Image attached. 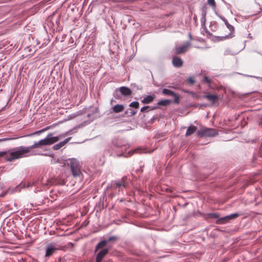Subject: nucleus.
I'll return each instance as SVG.
<instances>
[{"label":"nucleus","mask_w":262,"mask_h":262,"mask_svg":"<svg viewBox=\"0 0 262 262\" xmlns=\"http://www.w3.org/2000/svg\"><path fill=\"white\" fill-rule=\"evenodd\" d=\"M64 136L53 137L52 133L49 134L46 138L41 139L38 142H35L34 144L29 146H20L15 148V149L10 151V157H7L6 160L12 162L15 160L41 155L40 152L32 150L33 148L41 147L42 146L51 145L57 142L60 138Z\"/></svg>","instance_id":"obj_1"},{"label":"nucleus","mask_w":262,"mask_h":262,"mask_svg":"<svg viewBox=\"0 0 262 262\" xmlns=\"http://www.w3.org/2000/svg\"><path fill=\"white\" fill-rule=\"evenodd\" d=\"M129 182L127 176H124L121 179L112 181L111 185L107 186V190H110L113 195L119 194L128 185Z\"/></svg>","instance_id":"obj_2"},{"label":"nucleus","mask_w":262,"mask_h":262,"mask_svg":"<svg viewBox=\"0 0 262 262\" xmlns=\"http://www.w3.org/2000/svg\"><path fill=\"white\" fill-rule=\"evenodd\" d=\"M69 161L68 164L70 165L73 177H79L81 174V171L79 161L74 158L70 159Z\"/></svg>","instance_id":"obj_3"},{"label":"nucleus","mask_w":262,"mask_h":262,"mask_svg":"<svg viewBox=\"0 0 262 262\" xmlns=\"http://www.w3.org/2000/svg\"><path fill=\"white\" fill-rule=\"evenodd\" d=\"M199 134L202 136L212 137L217 136L218 135V133L215 129L206 128L201 129L199 132Z\"/></svg>","instance_id":"obj_4"},{"label":"nucleus","mask_w":262,"mask_h":262,"mask_svg":"<svg viewBox=\"0 0 262 262\" xmlns=\"http://www.w3.org/2000/svg\"><path fill=\"white\" fill-rule=\"evenodd\" d=\"M58 248L55 243H50L47 245L46 250V257H50L51 256Z\"/></svg>","instance_id":"obj_5"},{"label":"nucleus","mask_w":262,"mask_h":262,"mask_svg":"<svg viewBox=\"0 0 262 262\" xmlns=\"http://www.w3.org/2000/svg\"><path fill=\"white\" fill-rule=\"evenodd\" d=\"M190 45V41H187L183 45L176 47L175 48L176 53L177 54H180L185 53L187 51Z\"/></svg>","instance_id":"obj_6"},{"label":"nucleus","mask_w":262,"mask_h":262,"mask_svg":"<svg viewBox=\"0 0 262 262\" xmlns=\"http://www.w3.org/2000/svg\"><path fill=\"white\" fill-rule=\"evenodd\" d=\"M117 238V237L116 236H113L110 237L107 240L104 239V240L101 241V242H100L99 243H98L97 244V245L95 247V251H94L95 253H96V252L99 249L103 248L104 246H105L106 244L108 242L114 241V240H116Z\"/></svg>","instance_id":"obj_7"},{"label":"nucleus","mask_w":262,"mask_h":262,"mask_svg":"<svg viewBox=\"0 0 262 262\" xmlns=\"http://www.w3.org/2000/svg\"><path fill=\"white\" fill-rule=\"evenodd\" d=\"M49 180H46V182H43L42 180H38L35 182L31 183L30 182H27V183H25L24 184H20L21 187L23 188H29L30 187H32L33 185H35L36 184H42L43 185H49Z\"/></svg>","instance_id":"obj_8"},{"label":"nucleus","mask_w":262,"mask_h":262,"mask_svg":"<svg viewBox=\"0 0 262 262\" xmlns=\"http://www.w3.org/2000/svg\"><path fill=\"white\" fill-rule=\"evenodd\" d=\"M224 23L226 25L227 28L230 30V33L226 36H222L221 37L222 40L227 39V38L228 39L231 38L234 36L233 32L234 31V27L232 25L229 24L227 20H226V21H225Z\"/></svg>","instance_id":"obj_9"},{"label":"nucleus","mask_w":262,"mask_h":262,"mask_svg":"<svg viewBox=\"0 0 262 262\" xmlns=\"http://www.w3.org/2000/svg\"><path fill=\"white\" fill-rule=\"evenodd\" d=\"M117 147H120L121 148V153L118 155V156H124L125 157H127L128 156H131L133 154V151L131 150L127 152V146L126 145H120L119 144L117 145Z\"/></svg>","instance_id":"obj_10"},{"label":"nucleus","mask_w":262,"mask_h":262,"mask_svg":"<svg viewBox=\"0 0 262 262\" xmlns=\"http://www.w3.org/2000/svg\"><path fill=\"white\" fill-rule=\"evenodd\" d=\"M172 63L176 68H181L183 66V61L181 58L174 56L172 57Z\"/></svg>","instance_id":"obj_11"},{"label":"nucleus","mask_w":262,"mask_h":262,"mask_svg":"<svg viewBox=\"0 0 262 262\" xmlns=\"http://www.w3.org/2000/svg\"><path fill=\"white\" fill-rule=\"evenodd\" d=\"M71 139V137H69L66 139L64 141L59 142L58 143L54 145L53 146L54 150H58L62 147L68 142H69Z\"/></svg>","instance_id":"obj_12"},{"label":"nucleus","mask_w":262,"mask_h":262,"mask_svg":"<svg viewBox=\"0 0 262 262\" xmlns=\"http://www.w3.org/2000/svg\"><path fill=\"white\" fill-rule=\"evenodd\" d=\"M120 92L122 95L125 96H128L132 95V92L128 88L121 86L120 88Z\"/></svg>","instance_id":"obj_13"},{"label":"nucleus","mask_w":262,"mask_h":262,"mask_svg":"<svg viewBox=\"0 0 262 262\" xmlns=\"http://www.w3.org/2000/svg\"><path fill=\"white\" fill-rule=\"evenodd\" d=\"M155 97L156 96L154 94L146 96L143 99L141 100V102L143 104L150 103L154 100Z\"/></svg>","instance_id":"obj_14"},{"label":"nucleus","mask_w":262,"mask_h":262,"mask_svg":"<svg viewBox=\"0 0 262 262\" xmlns=\"http://www.w3.org/2000/svg\"><path fill=\"white\" fill-rule=\"evenodd\" d=\"M124 109V106L122 104H117L112 108L111 112L119 113L122 112Z\"/></svg>","instance_id":"obj_15"},{"label":"nucleus","mask_w":262,"mask_h":262,"mask_svg":"<svg viewBox=\"0 0 262 262\" xmlns=\"http://www.w3.org/2000/svg\"><path fill=\"white\" fill-rule=\"evenodd\" d=\"M108 249L107 248H103L101 249L96 254V256L103 259L105 256L108 253Z\"/></svg>","instance_id":"obj_16"},{"label":"nucleus","mask_w":262,"mask_h":262,"mask_svg":"<svg viewBox=\"0 0 262 262\" xmlns=\"http://www.w3.org/2000/svg\"><path fill=\"white\" fill-rule=\"evenodd\" d=\"M229 220L230 219L228 215L218 219L216 222V223L218 224H223L227 223Z\"/></svg>","instance_id":"obj_17"},{"label":"nucleus","mask_w":262,"mask_h":262,"mask_svg":"<svg viewBox=\"0 0 262 262\" xmlns=\"http://www.w3.org/2000/svg\"><path fill=\"white\" fill-rule=\"evenodd\" d=\"M204 97L211 101L213 103H214L219 98L217 95L212 94L206 95Z\"/></svg>","instance_id":"obj_18"},{"label":"nucleus","mask_w":262,"mask_h":262,"mask_svg":"<svg viewBox=\"0 0 262 262\" xmlns=\"http://www.w3.org/2000/svg\"><path fill=\"white\" fill-rule=\"evenodd\" d=\"M196 129V127L195 126H189L186 132L185 135L186 136H189L192 135Z\"/></svg>","instance_id":"obj_19"},{"label":"nucleus","mask_w":262,"mask_h":262,"mask_svg":"<svg viewBox=\"0 0 262 262\" xmlns=\"http://www.w3.org/2000/svg\"><path fill=\"white\" fill-rule=\"evenodd\" d=\"M162 94L165 95L173 96L175 93L169 89H163L162 90Z\"/></svg>","instance_id":"obj_20"},{"label":"nucleus","mask_w":262,"mask_h":262,"mask_svg":"<svg viewBox=\"0 0 262 262\" xmlns=\"http://www.w3.org/2000/svg\"><path fill=\"white\" fill-rule=\"evenodd\" d=\"M170 103V100L168 99L161 100L157 103L158 105L166 106Z\"/></svg>","instance_id":"obj_21"},{"label":"nucleus","mask_w":262,"mask_h":262,"mask_svg":"<svg viewBox=\"0 0 262 262\" xmlns=\"http://www.w3.org/2000/svg\"><path fill=\"white\" fill-rule=\"evenodd\" d=\"M157 108H158L157 106H153V107H150L149 106H144L141 108L140 111L141 112H144L145 111L147 112L148 111V110H154L157 109Z\"/></svg>","instance_id":"obj_22"},{"label":"nucleus","mask_w":262,"mask_h":262,"mask_svg":"<svg viewBox=\"0 0 262 262\" xmlns=\"http://www.w3.org/2000/svg\"><path fill=\"white\" fill-rule=\"evenodd\" d=\"M15 148H13V149H10L8 151H0V157H3L4 156H5L6 155H7L8 152L9 153V154L10 155V151L12 150H14L15 149ZM10 157V155L9 156V157ZM7 157H8V156H7ZM7 157L5 158V159H6ZM6 160V159H5ZM6 161H7V160H6Z\"/></svg>","instance_id":"obj_23"},{"label":"nucleus","mask_w":262,"mask_h":262,"mask_svg":"<svg viewBox=\"0 0 262 262\" xmlns=\"http://www.w3.org/2000/svg\"><path fill=\"white\" fill-rule=\"evenodd\" d=\"M203 82L206 83L210 86V84L211 83V80L208 77L205 76L203 78Z\"/></svg>","instance_id":"obj_24"},{"label":"nucleus","mask_w":262,"mask_h":262,"mask_svg":"<svg viewBox=\"0 0 262 262\" xmlns=\"http://www.w3.org/2000/svg\"><path fill=\"white\" fill-rule=\"evenodd\" d=\"M208 4L212 6L213 9H215L216 4L214 0H207Z\"/></svg>","instance_id":"obj_25"},{"label":"nucleus","mask_w":262,"mask_h":262,"mask_svg":"<svg viewBox=\"0 0 262 262\" xmlns=\"http://www.w3.org/2000/svg\"><path fill=\"white\" fill-rule=\"evenodd\" d=\"M129 106L138 108L139 106V103L138 101H134L129 104Z\"/></svg>","instance_id":"obj_26"},{"label":"nucleus","mask_w":262,"mask_h":262,"mask_svg":"<svg viewBox=\"0 0 262 262\" xmlns=\"http://www.w3.org/2000/svg\"><path fill=\"white\" fill-rule=\"evenodd\" d=\"M126 113H129V116H133L137 113V112L129 108L127 110Z\"/></svg>","instance_id":"obj_27"},{"label":"nucleus","mask_w":262,"mask_h":262,"mask_svg":"<svg viewBox=\"0 0 262 262\" xmlns=\"http://www.w3.org/2000/svg\"><path fill=\"white\" fill-rule=\"evenodd\" d=\"M83 112H84L83 111H80L77 112L76 113L73 114L72 115L71 118H73L76 117L78 116L81 115L84 113Z\"/></svg>","instance_id":"obj_28"},{"label":"nucleus","mask_w":262,"mask_h":262,"mask_svg":"<svg viewBox=\"0 0 262 262\" xmlns=\"http://www.w3.org/2000/svg\"><path fill=\"white\" fill-rule=\"evenodd\" d=\"M17 138H18L17 137L1 138V139H0V142L6 141H9V140H14V139H17Z\"/></svg>","instance_id":"obj_29"},{"label":"nucleus","mask_w":262,"mask_h":262,"mask_svg":"<svg viewBox=\"0 0 262 262\" xmlns=\"http://www.w3.org/2000/svg\"><path fill=\"white\" fill-rule=\"evenodd\" d=\"M239 216V214L237 213H233L229 215L230 220H232L233 219L236 218Z\"/></svg>","instance_id":"obj_30"},{"label":"nucleus","mask_w":262,"mask_h":262,"mask_svg":"<svg viewBox=\"0 0 262 262\" xmlns=\"http://www.w3.org/2000/svg\"><path fill=\"white\" fill-rule=\"evenodd\" d=\"M174 97V102L176 104L179 103V96L176 93L172 96Z\"/></svg>","instance_id":"obj_31"},{"label":"nucleus","mask_w":262,"mask_h":262,"mask_svg":"<svg viewBox=\"0 0 262 262\" xmlns=\"http://www.w3.org/2000/svg\"><path fill=\"white\" fill-rule=\"evenodd\" d=\"M131 86L132 88L135 89L136 90H141L142 89V87L138 85L136 83H132Z\"/></svg>","instance_id":"obj_32"},{"label":"nucleus","mask_w":262,"mask_h":262,"mask_svg":"<svg viewBox=\"0 0 262 262\" xmlns=\"http://www.w3.org/2000/svg\"><path fill=\"white\" fill-rule=\"evenodd\" d=\"M93 116H94V114L93 113H92V114H90V113L88 114L87 117H88V118H89V122H91L92 121H93L94 119V117Z\"/></svg>","instance_id":"obj_33"},{"label":"nucleus","mask_w":262,"mask_h":262,"mask_svg":"<svg viewBox=\"0 0 262 262\" xmlns=\"http://www.w3.org/2000/svg\"><path fill=\"white\" fill-rule=\"evenodd\" d=\"M209 216L211 217V218H214V219H219V215L217 214V213H210L209 214Z\"/></svg>","instance_id":"obj_34"},{"label":"nucleus","mask_w":262,"mask_h":262,"mask_svg":"<svg viewBox=\"0 0 262 262\" xmlns=\"http://www.w3.org/2000/svg\"><path fill=\"white\" fill-rule=\"evenodd\" d=\"M49 127H46V128H43V129H42L40 130H38V131H36L32 135H36V134H39L41 133H42L44 131H45L46 130H47Z\"/></svg>","instance_id":"obj_35"},{"label":"nucleus","mask_w":262,"mask_h":262,"mask_svg":"<svg viewBox=\"0 0 262 262\" xmlns=\"http://www.w3.org/2000/svg\"><path fill=\"white\" fill-rule=\"evenodd\" d=\"M234 54H233L231 51L229 50V49H227L225 50V52H224V55H233Z\"/></svg>","instance_id":"obj_36"},{"label":"nucleus","mask_w":262,"mask_h":262,"mask_svg":"<svg viewBox=\"0 0 262 262\" xmlns=\"http://www.w3.org/2000/svg\"><path fill=\"white\" fill-rule=\"evenodd\" d=\"M187 81L191 84H193L195 82V80L193 78L189 77L187 79Z\"/></svg>","instance_id":"obj_37"},{"label":"nucleus","mask_w":262,"mask_h":262,"mask_svg":"<svg viewBox=\"0 0 262 262\" xmlns=\"http://www.w3.org/2000/svg\"><path fill=\"white\" fill-rule=\"evenodd\" d=\"M206 21V17H201V23L202 25H204Z\"/></svg>","instance_id":"obj_38"},{"label":"nucleus","mask_w":262,"mask_h":262,"mask_svg":"<svg viewBox=\"0 0 262 262\" xmlns=\"http://www.w3.org/2000/svg\"><path fill=\"white\" fill-rule=\"evenodd\" d=\"M216 14L224 22L226 21L227 19L225 17L222 16L221 15H220L217 13H216Z\"/></svg>","instance_id":"obj_39"},{"label":"nucleus","mask_w":262,"mask_h":262,"mask_svg":"<svg viewBox=\"0 0 262 262\" xmlns=\"http://www.w3.org/2000/svg\"><path fill=\"white\" fill-rule=\"evenodd\" d=\"M216 14L224 22L226 21L227 19L225 17L222 16L221 15H220L217 13H216Z\"/></svg>","instance_id":"obj_40"},{"label":"nucleus","mask_w":262,"mask_h":262,"mask_svg":"<svg viewBox=\"0 0 262 262\" xmlns=\"http://www.w3.org/2000/svg\"><path fill=\"white\" fill-rule=\"evenodd\" d=\"M206 12L205 10H203L202 12V17H206Z\"/></svg>","instance_id":"obj_41"},{"label":"nucleus","mask_w":262,"mask_h":262,"mask_svg":"<svg viewBox=\"0 0 262 262\" xmlns=\"http://www.w3.org/2000/svg\"><path fill=\"white\" fill-rule=\"evenodd\" d=\"M102 260V259L96 256V262H101Z\"/></svg>","instance_id":"obj_42"},{"label":"nucleus","mask_w":262,"mask_h":262,"mask_svg":"<svg viewBox=\"0 0 262 262\" xmlns=\"http://www.w3.org/2000/svg\"><path fill=\"white\" fill-rule=\"evenodd\" d=\"M253 77L256 78L257 79H258V80L262 82V77H258V76H253Z\"/></svg>","instance_id":"obj_43"},{"label":"nucleus","mask_w":262,"mask_h":262,"mask_svg":"<svg viewBox=\"0 0 262 262\" xmlns=\"http://www.w3.org/2000/svg\"><path fill=\"white\" fill-rule=\"evenodd\" d=\"M156 118H157V117H154L152 119H151V120H151V121H150V122H153L154 120L155 119H156Z\"/></svg>","instance_id":"obj_44"},{"label":"nucleus","mask_w":262,"mask_h":262,"mask_svg":"<svg viewBox=\"0 0 262 262\" xmlns=\"http://www.w3.org/2000/svg\"><path fill=\"white\" fill-rule=\"evenodd\" d=\"M259 124L262 125V116H261V118H260V121L259 122Z\"/></svg>","instance_id":"obj_45"},{"label":"nucleus","mask_w":262,"mask_h":262,"mask_svg":"<svg viewBox=\"0 0 262 262\" xmlns=\"http://www.w3.org/2000/svg\"><path fill=\"white\" fill-rule=\"evenodd\" d=\"M189 36L190 39H192V36H191L190 33L189 34Z\"/></svg>","instance_id":"obj_46"},{"label":"nucleus","mask_w":262,"mask_h":262,"mask_svg":"<svg viewBox=\"0 0 262 262\" xmlns=\"http://www.w3.org/2000/svg\"><path fill=\"white\" fill-rule=\"evenodd\" d=\"M258 54L260 55V60H262V54H260L259 52H257Z\"/></svg>","instance_id":"obj_47"}]
</instances>
